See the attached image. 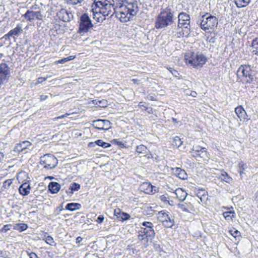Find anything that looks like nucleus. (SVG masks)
<instances>
[{
    "instance_id": "nucleus-1",
    "label": "nucleus",
    "mask_w": 258,
    "mask_h": 258,
    "mask_svg": "<svg viewBox=\"0 0 258 258\" xmlns=\"http://www.w3.org/2000/svg\"><path fill=\"white\" fill-rule=\"evenodd\" d=\"M114 5V0H94L91 6L92 11L93 13H99L104 16L110 15V17L115 14L116 17L121 22H126L136 16L139 10L136 3L122 5L117 10H115Z\"/></svg>"
},
{
    "instance_id": "nucleus-2",
    "label": "nucleus",
    "mask_w": 258,
    "mask_h": 258,
    "mask_svg": "<svg viewBox=\"0 0 258 258\" xmlns=\"http://www.w3.org/2000/svg\"><path fill=\"white\" fill-rule=\"evenodd\" d=\"M176 18L171 9L167 7L161 9L160 14L157 17L155 27L157 29H162L172 24Z\"/></svg>"
},
{
    "instance_id": "nucleus-3",
    "label": "nucleus",
    "mask_w": 258,
    "mask_h": 258,
    "mask_svg": "<svg viewBox=\"0 0 258 258\" xmlns=\"http://www.w3.org/2000/svg\"><path fill=\"white\" fill-rule=\"evenodd\" d=\"M185 62L186 64H190L194 68L202 67L207 60V57L202 53L192 52L190 55H185Z\"/></svg>"
},
{
    "instance_id": "nucleus-4",
    "label": "nucleus",
    "mask_w": 258,
    "mask_h": 258,
    "mask_svg": "<svg viewBox=\"0 0 258 258\" xmlns=\"http://www.w3.org/2000/svg\"><path fill=\"white\" fill-rule=\"evenodd\" d=\"M251 67L248 64L241 65L238 69L236 75L239 79L243 80L246 83L250 84L253 81Z\"/></svg>"
},
{
    "instance_id": "nucleus-5",
    "label": "nucleus",
    "mask_w": 258,
    "mask_h": 258,
    "mask_svg": "<svg viewBox=\"0 0 258 258\" xmlns=\"http://www.w3.org/2000/svg\"><path fill=\"white\" fill-rule=\"evenodd\" d=\"M201 28L204 31L210 29H213L217 27L218 24V20L216 17L212 16L211 14L207 13L201 17Z\"/></svg>"
},
{
    "instance_id": "nucleus-6",
    "label": "nucleus",
    "mask_w": 258,
    "mask_h": 258,
    "mask_svg": "<svg viewBox=\"0 0 258 258\" xmlns=\"http://www.w3.org/2000/svg\"><path fill=\"white\" fill-rule=\"evenodd\" d=\"M40 164L47 169L54 168L57 165L58 160L52 154H47L40 157Z\"/></svg>"
},
{
    "instance_id": "nucleus-7",
    "label": "nucleus",
    "mask_w": 258,
    "mask_h": 258,
    "mask_svg": "<svg viewBox=\"0 0 258 258\" xmlns=\"http://www.w3.org/2000/svg\"><path fill=\"white\" fill-rule=\"evenodd\" d=\"M157 219L167 228H171L174 224L173 216L167 211L163 210L159 212L157 214Z\"/></svg>"
},
{
    "instance_id": "nucleus-8",
    "label": "nucleus",
    "mask_w": 258,
    "mask_h": 258,
    "mask_svg": "<svg viewBox=\"0 0 258 258\" xmlns=\"http://www.w3.org/2000/svg\"><path fill=\"white\" fill-rule=\"evenodd\" d=\"M79 28L78 32L84 34L92 28L93 24L87 14H83L79 19Z\"/></svg>"
},
{
    "instance_id": "nucleus-9",
    "label": "nucleus",
    "mask_w": 258,
    "mask_h": 258,
    "mask_svg": "<svg viewBox=\"0 0 258 258\" xmlns=\"http://www.w3.org/2000/svg\"><path fill=\"white\" fill-rule=\"evenodd\" d=\"M190 153L191 156L198 161H201V159H204L208 157L206 149L200 146H194Z\"/></svg>"
},
{
    "instance_id": "nucleus-10",
    "label": "nucleus",
    "mask_w": 258,
    "mask_h": 258,
    "mask_svg": "<svg viewBox=\"0 0 258 258\" xmlns=\"http://www.w3.org/2000/svg\"><path fill=\"white\" fill-rule=\"evenodd\" d=\"M178 23L177 29L183 27L185 29H189L188 28L190 24V16L189 15L184 12H181L178 16Z\"/></svg>"
},
{
    "instance_id": "nucleus-11",
    "label": "nucleus",
    "mask_w": 258,
    "mask_h": 258,
    "mask_svg": "<svg viewBox=\"0 0 258 258\" xmlns=\"http://www.w3.org/2000/svg\"><path fill=\"white\" fill-rule=\"evenodd\" d=\"M10 68L6 63L0 64V87L9 79L10 76Z\"/></svg>"
},
{
    "instance_id": "nucleus-12",
    "label": "nucleus",
    "mask_w": 258,
    "mask_h": 258,
    "mask_svg": "<svg viewBox=\"0 0 258 258\" xmlns=\"http://www.w3.org/2000/svg\"><path fill=\"white\" fill-rule=\"evenodd\" d=\"M142 225L144 227H141V230L143 231L144 234H146L147 237L150 238L152 240L155 235V231L153 229V224L150 222H143L141 223Z\"/></svg>"
},
{
    "instance_id": "nucleus-13",
    "label": "nucleus",
    "mask_w": 258,
    "mask_h": 258,
    "mask_svg": "<svg viewBox=\"0 0 258 258\" xmlns=\"http://www.w3.org/2000/svg\"><path fill=\"white\" fill-rule=\"evenodd\" d=\"M111 122L106 119H97L93 121L92 126L100 131L108 130L111 128Z\"/></svg>"
},
{
    "instance_id": "nucleus-14",
    "label": "nucleus",
    "mask_w": 258,
    "mask_h": 258,
    "mask_svg": "<svg viewBox=\"0 0 258 258\" xmlns=\"http://www.w3.org/2000/svg\"><path fill=\"white\" fill-rule=\"evenodd\" d=\"M57 16L59 19L63 22H69L71 20V17H73V15L71 13H69L66 9H61L57 13Z\"/></svg>"
},
{
    "instance_id": "nucleus-15",
    "label": "nucleus",
    "mask_w": 258,
    "mask_h": 258,
    "mask_svg": "<svg viewBox=\"0 0 258 258\" xmlns=\"http://www.w3.org/2000/svg\"><path fill=\"white\" fill-rule=\"evenodd\" d=\"M141 189L147 194H154L156 192V187L153 186L149 182H144L141 185Z\"/></svg>"
},
{
    "instance_id": "nucleus-16",
    "label": "nucleus",
    "mask_w": 258,
    "mask_h": 258,
    "mask_svg": "<svg viewBox=\"0 0 258 258\" xmlns=\"http://www.w3.org/2000/svg\"><path fill=\"white\" fill-rule=\"evenodd\" d=\"M31 145L30 142L25 141L21 143L17 144L14 149V151L17 153L23 152Z\"/></svg>"
},
{
    "instance_id": "nucleus-17",
    "label": "nucleus",
    "mask_w": 258,
    "mask_h": 258,
    "mask_svg": "<svg viewBox=\"0 0 258 258\" xmlns=\"http://www.w3.org/2000/svg\"><path fill=\"white\" fill-rule=\"evenodd\" d=\"M172 170L174 174L179 178L183 180H185L187 178V174L185 170L178 167L173 168Z\"/></svg>"
},
{
    "instance_id": "nucleus-18",
    "label": "nucleus",
    "mask_w": 258,
    "mask_h": 258,
    "mask_svg": "<svg viewBox=\"0 0 258 258\" xmlns=\"http://www.w3.org/2000/svg\"><path fill=\"white\" fill-rule=\"evenodd\" d=\"M31 187L27 182L22 184L19 188L20 194L23 196H26L29 194Z\"/></svg>"
},
{
    "instance_id": "nucleus-19",
    "label": "nucleus",
    "mask_w": 258,
    "mask_h": 258,
    "mask_svg": "<svg viewBox=\"0 0 258 258\" xmlns=\"http://www.w3.org/2000/svg\"><path fill=\"white\" fill-rule=\"evenodd\" d=\"M235 112L240 121H244L246 119L247 114L246 111L241 106L236 107Z\"/></svg>"
},
{
    "instance_id": "nucleus-20",
    "label": "nucleus",
    "mask_w": 258,
    "mask_h": 258,
    "mask_svg": "<svg viewBox=\"0 0 258 258\" xmlns=\"http://www.w3.org/2000/svg\"><path fill=\"white\" fill-rule=\"evenodd\" d=\"M174 194L176 196V197L179 200V201L181 202L183 201L185 199L187 195L185 191L180 188H177L175 190Z\"/></svg>"
},
{
    "instance_id": "nucleus-21",
    "label": "nucleus",
    "mask_w": 258,
    "mask_h": 258,
    "mask_svg": "<svg viewBox=\"0 0 258 258\" xmlns=\"http://www.w3.org/2000/svg\"><path fill=\"white\" fill-rule=\"evenodd\" d=\"M22 32L23 29L22 25L21 24H18L15 28L9 31L7 36H18Z\"/></svg>"
},
{
    "instance_id": "nucleus-22",
    "label": "nucleus",
    "mask_w": 258,
    "mask_h": 258,
    "mask_svg": "<svg viewBox=\"0 0 258 258\" xmlns=\"http://www.w3.org/2000/svg\"><path fill=\"white\" fill-rule=\"evenodd\" d=\"M48 188L52 194L57 193L60 188V184L56 182H50L48 185Z\"/></svg>"
},
{
    "instance_id": "nucleus-23",
    "label": "nucleus",
    "mask_w": 258,
    "mask_h": 258,
    "mask_svg": "<svg viewBox=\"0 0 258 258\" xmlns=\"http://www.w3.org/2000/svg\"><path fill=\"white\" fill-rule=\"evenodd\" d=\"M144 234L145 233L143 232V231L140 230L139 231L138 238L141 241L142 244L147 246L148 245L149 240H150V238L147 237L146 234Z\"/></svg>"
},
{
    "instance_id": "nucleus-24",
    "label": "nucleus",
    "mask_w": 258,
    "mask_h": 258,
    "mask_svg": "<svg viewBox=\"0 0 258 258\" xmlns=\"http://www.w3.org/2000/svg\"><path fill=\"white\" fill-rule=\"evenodd\" d=\"M178 206L182 211L187 213H190L193 211V206L190 203L179 204Z\"/></svg>"
},
{
    "instance_id": "nucleus-25",
    "label": "nucleus",
    "mask_w": 258,
    "mask_h": 258,
    "mask_svg": "<svg viewBox=\"0 0 258 258\" xmlns=\"http://www.w3.org/2000/svg\"><path fill=\"white\" fill-rule=\"evenodd\" d=\"M81 208V205L79 203H71L68 204L66 206V209L70 211L79 210Z\"/></svg>"
},
{
    "instance_id": "nucleus-26",
    "label": "nucleus",
    "mask_w": 258,
    "mask_h": 258,
    "mask_svg": "<svg viewBox=\"0 0 258 258\" xmlns=\"http://www.w3.org/2000/svg\"><path fill=\"white\" fill-rule=\"evenodd\" d=\"M25 18L29 22H32L35 20V12L28 10L24 15Z\"/></svg>"
},
{
    "instance_id": "nucleus-27",
    "label": "nucleus",
    "mask_w": 258,
    "mask_h": 258,
    "mask_svg": "<svg viewBox=\"0 0 258 258\" xmlns=\"http://www.w3.org/2000/svg\"><path fill=\"white\" fill-rule=\"evenodd\" d=\"M251 46L252 48V53L258 56V37L252 40Z\"/></svg>"
},
{
    "instance_id": "nucleus-28",
    "label": "nucleus",
    "mask_w": 258,
    "mask_h": 258,
    "mask_svg": "<svg viewBox=\"0 0 258 258\" xmlns=\"http://www.w3.org/2000/svg\"><path fill=\"white\" fill-rule=\"evenodd\" d=\"M251 0H234V3L238 8H243L247 6Z\"/></svg>"
},
{
    "instance_id": "nucleus-29",
    "label": "nucleus",
    "mask_w": 258,
    "mask_h": 258,
    "mask_svg": "<svg viewBox=\"0 0 258 258\" xmlns=\"http://www.w3.org/2000/svg\"><path fill=\"white\" fill-rule=\"evenodd\" d=\"M223 215L227 221H229L232 220L233 218L235 217V213L234 211H230L223 212Z\"/></svg>"
},
{
    "instance_id": "nucleus-30",
    "label": "nucleus",
    "mask_w": 258,
    "mask_h": 258,
    "mask_svg": "<svg viewBox=\"0 0 258 258\" xmlns=\"http://www.w3.org/2000/svg\"><path fill=\"white\" fill-rule=\"evenodd\" d=\"M28 228V225L25 223H18L16 224L13 226V229L18 230L20 232L25 231Z\"/></svg>"
},
{
    "instance_id": "nucleus-31",
    "label": "nucleus",
    "mask_w": 258,
    "mask_h": 258,
    "mask_svg": "<svg viewBox=\"0 0 258 258\" xmlns=\"http://www.w3.org/2000/svg\"><path fill=\"white\" fill-rule=\"evenodd\" d=\"M230 234L236 240H239L241 237L240 232L235 228L229 230Z\"/></svg>"
},
{
    "instance_id": "nucleus-32",
    "label": "nucleus",
    "mask_w": 258,
    "mask_h": 258,
    "mask_svg": "<svg viewBox=\"0 0 258 258\" xmlns=\"http://www.w3.org/2000/svg\"><path fill=\"white\" fill-rule=\"evenodd\" d=\"M218 178L227 183H230L232 181V178L228 176L226 172L221 173Z\"/></svg>"
},
{
    "instance_id": "nucleus-33",
    "label": "nucleus",
    "mask_w": 258,
    "mask_h": 258,
    "mask_svg": "<svg viewBox=\"0 0 258 258\" xmlns=\"http://www.w3.org/2000/svg\"><path fill=\"white\" fill-rule=\"evenodd\" d=\"M96 141V145L98 146L102 147V148L105 149L108 147H111V144L109 143L103 142L102 140H98Z\"/></svg>"
},
{
    "instance_id": "nucleus-34",
    "label": "nucleus",
    "mask_w": 258,
    "mask_h": 258,
    "mask_svg": "<svg viewBox=\"0 0 258 258\" xmlns=\"http://www.w3.org/2000/svg\"><path fill=\"white\" fill-rule=\"evenodd\" d=\"M136 151L139 153L146 154L147 151V148L143 145H140L137 146Z\"/></svg>"
},
{
    "instance_id": "nucleus-35",
    "label": "nucleus",
    "mask_w": 258,
    "mask_h": 258,
    "mask_svg": "<svg viewBox=\"0 0 258 258\" xmlns=\"http://www.w3.org/2000/svg\"><path fill=\"white\" fill-rule=\"evenodd\" d=\"M80 188V185L76 182H74L73 183L71 184V185H70L69 189L71 190V191H70V192L71 194H73L74 191H77Z\"/></svg>"
},
{
    "instance_id": "nucleus-36",
    "label": "nucleus",
    "mask_w": 258,
    "mask_h": 258,
    "mask_svg": "<svg viewBox=\"0 0 258 258\" xmlns=\"http://www.w3.org/2000/svg\"><path fill=\"white\" fill-rule=\"evenodd\" d=\"M246 168V165L244 164L243 162H240L239 163V168L238 169V171L240 175H241L242 173H243L245 169Z\"/></svg>"
},
{
    "instance_id": "nucleus-37",
    "label": "nucleus",
    "mask_w": 258,
    "mask_h": 258,
    "mask_svg": "<svg viewBox=\"0 0 258 258\" xmlns=\"http://www.w3.org/2000/svg\"><path fill=\"white\" fill-rule=\"evenodd\" d=\"M12 182H13L12 179H9L6 180L3 183V187L5 189L9 188L11 185L12 184Z\"/></svg>"
},
{
    "instance_id": "nucleus-38",
    "label": "nucleus",
    "mask_w": 258,
    "mask_h": 258,
    "mask_svg": "<svg viewBox=\"0 0 258 258\" xmlns=\"http://www.w3.org/2000/svg\"><path fill=\"white\" fill-rule=\"evenodd\" d=\"M130 216L126 213L122 212L120 214V217H118V218H120L122 221L127 220L129 219Z\"/></svg>"
},
{
    "instance_id": "nucleus-39",
    "label": "nucleus",
    "mask_w": 258,
    "mask_h": 258,
    "mask_svg": "<svg viewBox=\"0 0 258 258\" xmlns=\"http://www.w3.org/2000/svg\"><path fill=\"white\" fill-rule=\"evenodd\" d=\"M160 199L161 200V201H162L164 203H169V196L167 194L161 195L160 197Z\"/></svg>"
},
{
    "instance_id": "nucleus-40",
    "label": "nucleus",
    "mask_w": 258,
    "mask_h": 258,
    "mask_svg": "<svg viewBox=\"0 0 258 258\" xmlns=\"http://www.w3.org/2000/svg\"><path fill=\"white\" fill-rule=\"evenodd\" d=\"M174 143L175 146H176L178 147H179L180 146H181L182 144V141H181L180 138H179L178 137H176L174 139Z\"/></svg>"
},
{
    "instance_id": "nucleus-41",
    "label": "nucleus",
    "mask_w": 258,
    "mask_h": 258,
    "mask_svg": "<svg viewBox=\"0 0 258 258\" xmlns=\"http://www.w3.org/2000/svg\"><path fill=\"white\" fill-rule=\"evenodd\" d=\"M45 242L49 244L50 245H53L54 243V241L53 240V239L52 237H51L50 236H47L46 238H45Z\"/></svg>"
},
{
    "instance_id": "nucleus-42",
    "label": "nucleus",
    "mask_w": 258,
    "mask_h": 258,
    "mask_svg": "<svg viewBox=\"0 0 258 258\" xmlns=\"http://www.w3.org/2000/svg\"><path fill=\"white\" fill-rule=\"evenodd\" d=\"M154 248L158 252H161L162 251V248L159 243H158L157 242L154 241L153 243Z\"/></svg>"
},
{
    "instance_id": "nucleus-43",
    "label": "nucleus",
    "mask_w": 258,
    "mask_h": 258,
    "mask_svg": "<svg viewBox=\"0 0 258 258\" xmlns=\"http://www.w3.org/2000/svg\"><path fill=\"white\" fill-rule=\"evenodd\" d=\"M68 3L73 5H76L79 4H81L82 3L84 0H67Z\"/></svg>"
},
{
    "instance_id": "nucleus-44",
    "label": "nucleus",
    "mask_w": 258,
    "mask_h": 258,
    "mask_svg": "<svg viewBox=\"0 0 258 258\" xmlns=\"http://www.w3.org/2000/svg\"><path fill=\"white\" fill-rule=\"evenodd\" d=\"M12 227V225L11 224L5 225L3 226V227L1 229V231L2 232H7L8 230H10Z\"/></svg>"
},
{
    "instance_id": "nucleus-45",
    "label": "nucleus",
    "mask_w": 258,
    "mask_h": 258,
    "mask_svg": "<svg viewBox=\"0 0 258 258\" xmlns=\"http://www.w3.org/2000/svg\"><path fill=\"white\" fill-rule=\"evenodd\" d=\"M43 16L41 14L40 11L35 12V19L42 20L43 19Z\"/></svg>"
},
{
    "instance_id": "nucleus-46",
    "label": "nucleus",
    "mask_w": 258,
    "mask_h": 258,
    "mask_svg": "<svg viewBox=\"0 0 258 258\" xmlns=\"http://www.w3.org/2000/svg\"><path fill=\"white\" fill-rule=\"evenodd\" d=\"M113 143L118 145L121 148L124 147V144L122 142L119 141L118 139H114L113 140Z\"/></svg>"
},
{
    "instance_id": "nucleus-47",
    "label": "nucleus",
    "mask_w": 258,
    "mask_h": 258,
    "mask_svg": "<svg viewBox=\"0 0 258 258\" xmlns=\"http://www.w3.org/2000/svg\"><path fill=\"white\" fill-rule=\"evenodd\" d=\"M100 105H99L101 107H105L107 106V101L105 100H102L99 101Z\"/></svg>"
},
{
    "instance_id": "nucleus-48",
    "label": "nucleus",
    "mask_w": 258,
    "mask_h": 258,
    "mask_svg": "<svg viewBox=\"0 0 258 258\" xmlns=\"http://www.w3.org/2000/svg\"><path fill=\"white\" fill-rule=\"evenodd\" d=\"M104 217L102 216V215H99L98 218H97V220H96V221L98 223H101L103 222V220H104Z\"/></svg>"
},
{
    "instance_id": "nucleus-49",
    "label": "nucleus",
    "mask_w": 258,
    "mask_h": 258,
    "mask_svg": "<svg viewBox=\"0 0 258 258\" xmlns=\"http://www.w3.org/2000/svg\"><path fill=\"white\" fill-rule=\"evenodd\" d=\"M67 61V58H62L61 59H59L57 61H56V63H64L65 62H66Z\"/></svg>"
},
{
    "instance_id": "nucleus-50",
    "label": "nucleus",
    "mask_w": 258,
    "mask_h": 258,
    "mask_svg": "<svg viewBox=\"0 0 258 258\" xmlns=\"http://www.w3.org/2000/svg\"><path fill=\"white\" fill-rule=\"evenodd\" d=\"M120 210L119 209H117L114 210V215L116 216L117 217H120Z\"/></svg>"
},
{
    "instance_id": "nucleus-51",
    "label": "nucleus",
    "mask_w": 258,
    "mask_h": 258,
    "mask_svg": "<svg viewBox=\"0 0 258 258\" xmlns=\"http://www.w3.org/2000/svg\"><path fill=\"white\" fill-rule=\"evenodd\" d=\"M30 258H38L37 255L34 252H31L29 254Z\"/></svg>"
},
{
    "instance_id": "nucleus-52",
    "label": "nucleus",
    "mask_w": 258,
    "mask_h": 258,
    "mask_svg": "<svg viewBox=\"0 0 258 258\" xmlns=\"http://www.w3.org/2000/svg\"><path fill=\"white\" fill-rule=\"evenodd\" d=\"M96 145V141L94 142H90L88 144V147L90 148L95 147Z\"/></svg>"
},
{
    "instance_id": "nucleus-53",
    "label": "nucleus",
    "mask_w": 258,
    "mask_h": 258,
    "mask_svg": "<svg viewBox=\"0 0 258 258\" xmlns=\"http://www.w3.org/2000/svg\"><path fill=\"white\" fill-rule=\"evenodd\" d=\"M48 98V96L42 95L40 96V101H42L46 100Z\"/></svg>"
},
{
    "instance_id": "nucleus-54",
    "label": "nucleus",
    "mask_w": 258,
    "mask_h": 258,
    "mask_svg": "<svg viewBox=\"0 0 258 258\" xmlns=\"http://www.w3.org/2000/svg\"><path fill=\"white\" fill-rule=\"evenodd\" d=\"M68 115H69V114H68V113H66V114H63V115H61V116H58V117H57V119H61V118H64V117H67Z\"/></svg>"
},
{
    "instance_id": "nucleus-55",
    "label": "nucleus",
    "mask_w": 258,
    "mask_h": 258,
    "mask_svg": "<svg viewBox=\"0 0 258 258\" xmlns=\"http://www.w3.org/2000/svg\"><path fill=\"white\" fill-rule=\"evenodd\" d=\"M82 240V238H81L80 236H79L76 238V243H79Z\"/></svg>"
},
{
    "instance_id": "nucleus-56",
    "label": "nucleus",
    "mask_w": 258,
    "mask_h": 258,
    "mask_svg": "<svg viewBox=\"0 0 258 258\" xmlns=\"http://www.w3.org/2000/svg\"><path fill=\"white\" fill-rule=\"evenodd\" d=\"M4 154L2 153V152H0V162H1V161L4 159Z\"/></svg>"
},
{
    "instance_id": "nucleus-57",
    "label": "nucleus",
    "mask_w": 258,
    "mask_h": 258,
    "mask_svg": "<svg viewBox=\"0 0 258 258\" xmlns=\"http://www.w3.org/2000/svg\"><path fill=\"white\" fill-rule=\"evenodd\" d=\"M171 73L173 76H174L175 77H176L177 74H178V72L176 71H175V70H173V71H171Z\"/></svg>"
},
{
    "instance_id": "nucleus-58",
    "label": "nucleus",
    "mask_w": 258,
    "mask_h": 258,
    "mask_svg": "<svg viewBox=\"0 0 258 258\" xmlns=\"http://www.w3.org/2000/svg\"><path fill=\"white\" fill-rule=\"evenodd\" d=\"M67 59V61L73 60L75 58V56H70L69 57H66Z\"/></svg>"
},
{
    "instance_id": "nucleus-59",
    "label": "nucleus",
    "mask_w": 258,
    "mask_h": 258,
    "mask_svg": "<svg viewBox=\"0 0 258 258\" xmlns=\"http://www.w3.org/2000/svg\"><path fill=\"white\" fill-rule=\"evenodd\" d=\"M197 94L196 92H195V91H192V92H191V94H190L191 96H192V97H196Z\"/></svg>"
},
{
    "instance_id": "nucleus-60",
    "label": "nucleus",
    "mask_w": 258,
    "mask_h": 258,
    "mask_svg": "<svg viewBox=\"0 0 258 258\" xmlns=\"http://www.w3.org/2000/svg\"><path fill=\"white\" fill-rule=\"evenodd\" d=\"M209 42L210 43H214L215 42V38H213V37H212L210 39V40H209Z\"/></svg>"
},
{
    "instance_id": "nucleus-61",
    "label": "nucleus",
    "mask_w": 258,
    "mask_h": 258,
    "mask_svg": "<svg viewBox=\"0 0 258 258\" xmlns=\"http://www.w3.org/2000/svg\"><path fill=\"white\" fill-rule=\"evenodd\" d=\"M144 104H145V102H140L139 103V106L140 107H143V106H144Z\"/></svg>"
},
{
    "instance_id": "nucleus-62",
    "label": "nucleus",
    "mask_w": 258,
    "mask_h": 258,
    "mask_svg": "<svg viewBox=\"0 0 258 258\" xmlns=\"http://www.w3.org/2000/svg\"><path fill=\"white\" fill-rule=\"evenodd\" d=\"M179 35H178L177 37H180L181 36H183L184 35V33L183 32H179Z\"/></svg>"
},
{
    "instance_id": "nucleus-63",
    "label": "nucleus",
    "mask_w": 258,
    "mask_h": 258,
    "mask_svg": "<svg viewBox=\"0 0 258 258\" xmlns=\"http://www.w3.org/2000/svg\"><path fill=\"white\" fill-rule=\"evenodd\" d=\"M7 34H6L4 36V38H5V39H7L8 38L10 37H11V36H7Z\"/></svg>"
},
{
    "instance_id": "nucleus-64",
    "label": "nucleus",
    "mask_w": 258,
    "mask_h": 258,
    "mask_svg": "<svg viewBox=\"0 0 258 258\" xmlns=\"http://www.w3.org/2000/svg\"><path fill=\"white\" fill-rule=\"evenodd\" d=\"M47 178L51 179H53L54 177L52 176H48Z\"/></svg>"
}]
</instances>
